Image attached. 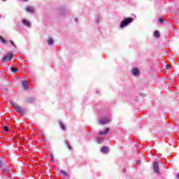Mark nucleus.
<instances>
[{"label": "nucleus", "instance_id": "nucleus-1", "mask_svg": "<svg viewBox=\"0 0 179 179\" xmlns=\"http://www.w3.org/2000/svg\"><path fill=\"white\" fill-rule=\"evenodd\" d=\"M132 22H134V18L132 17L125 18L121 22L120 27L121 29L126 27V26H128L129 23H132Z\"/></svg>", "mask_w": 179, "mask_h": 179}, {"label": "nucleus", "instance_id": "nucleus-2", "mask_svg": "<svg viewBox=\"0 0 179 179\" xmlns=\"http://www.w3.org/2000/svg\"><path fill=\"white\" fill-rule=\"evenodd\" d=\"M13 57V55L12 53H8L3 57L1 62H8V61H10V59H12Z\"/></svg>", "mask_w": 179, "mask_h": 179}, {"label": "nucleus", "instance_id": "nucleus-3", "mask_svg": "<svg viewBox=\"0 0 179 179\" xmlns=\"http://www.w3.org/2000/svg\"><path fill=\"white\" fill-rule=\"evenodd\" d=\"M11 104H12L13 108H14L17 113H20V114H23V109H22L20 106H17L16 103H13V102H12Z\"/></svg>", "mask_w": 179, "mask_h": 179}, {"label": "nucleus", "instance_id": "nucleus-4", "mask_svg": "<svg viewBox=\"0 0 179 179\" xmlns=\"http://www.w3.org/2000/svg\"><path fill=\"white\" fill-rule=\"evenodd\" d=\"M110 121V117L101 118L99 120V124H107V122H108Z\"/></svg>", "mask_w": 179, "mask_h": 179}, {"label": "nucleus", "instance_id": "nucleus-5", "mask_svg": "<svg viewBox=\"0 0 179 179\" xmlns=\"http://www.w3.org/2000/svg\"><path fill=\"white\" fill-rule=\"evenodd\" d=\"M153 169L155 173H159V162L156 161L154 162Z\"/></svg>", "mask_w": 179, "mask_h": 179}, {"label": "nucleus", "instance_id": "nucleus-6", "mask_svg": "<svg viewBox=\"0 0 179 179\" xmlns=\"http://www.w3.org/2000/svg\"><path fill=\"white\" fill-rule=\"evenodd\" d=\"M132 74L134 76H136V75H139V69L134 68L132 69Z\"/></svg>", "mask_w": 179, "mask_h": 179}, {"label": "nucleus", "instance_id": "nucleus-7", "mask_svg": "<svg viewBox=\"0 0 179 179\" xmlns=\"http://www.w3.org/2000/svg\"><path fill=\"white\" fill-rule=\"evenodd\" d=\"M22 23L24 24V26H27V27H30L31 26L30 22H29L27 20H23Z\"/></svg>", "mask_w": 179, "mask_h": 179}, {"label": "nucleus", "instance_id": "nucleus-8", "mask_svg": "<svg viewBox=\"0 0 179 179\" xmlns=\"http://www.w3.org/2000/svg\"><path fill=\"white\" fill-rule=\"evenodd\" d=\"M110 131L109 128H106L104 131H99V135H106Z\"/></svg>", "mask_w": 179, "mask_h": 179}, {"label": "nucleus", "instance_id": "nucleus-9", "mask_svg": "<svg viewBox=\"0 0 179 179\" xmlns=\"http://www.w3.org/2000/svg\"><path fill=\"white\" fill-rule=\"evenodd\" d=\"M26 10H27V12L33 13V12H34V8L29 6V7H27Z\"/></svg>", "mask_w": 179, "mask_h": 179}, {"label": "nucleus", "instance_id": "nucleus-10", "mask_svg": "<svg viewBox=\"0 0 179 179\" xmlns=\"http://www.w3.org/2000/svg\"><path fill=\"white\" fill-rule=\"evenodd\" d=\"M108 148H107V147H103L102 148H101V152H102V153H108Z\"/></svg>", "mask_w": 179, "mask_h": 179}, {"label": "nucleus", "instance_id": "nucleus-11", "mask_svg": "<svg viewBox=\"0 0 179 179\" xmlns=\"http://www.w3.org/2000/svg\"><path fill=\"white\" fill-rule=\"evenodd\" d=\"M22 86H23V87H24V89H27V86H28V83H27V81H23L22 82Z\"/></svg>", "mask_w": 179, "mask_h": 179}, {"label": "nucleus", "instance_id": "nucleus-12", "mask_svg": "<svg viewBox=\"0 0 179 179\" xmlns=\"http://www.w3.org/2000/svg\"><path fill=\"white\" fill-rule=\"evenodd\" d=\"M96 141H97L98 143H103V141H104V138H103L101 137H98L96 138Z\"/></svg>", "mask_w": 179, "mask_h": 179}, {"label": "nucleus", "instance_id": "nucleus-13", "mask_svg": "<svg viewBox=\"0 0 179 179\" xmlns=\"http://www.w3.org/2000/svg\"><path fill=\"white\" fill-rule=\"evenodd\" d=\"M65 143L67 145L68 149H69V150H72V147L71 146V145H69V142L68 141H66Z\"/></svg>", "mask_w": 179, "mask_h": 179}, {"label": "nucleus", "instance_id": "nucleus-14", "mask_svg": "<svg viewBox=\"0 0 179 179\" xmlns=\"http://www.w3.org/2000/svg\"><path fill=\"white\" fill-rule=\"evenodd\" d=\"M154 36L155 37H157V38L160 37V33L159 32V31H155L154 33Z\"/></svg>", "mask_w": 179, "mask_h": 179}, {"label": "nucleus", "instance_id": "nucleus-15", "mask_svg": "<svg viewBox=\"0 0 179 179\" xmlns=\"http://www.w3.org/2000/svg\"><path fill=\"white\" fill-rule=\"evenodd\" d=\"M48 43L49 45H51L54 43V40H52V38H50L48 40Z\"/></svg>", "mask_w": 179, "mask_h": 179}, {"label": "nucleus", "instance_id": "nucleus-16", "mask_svg": "<svg viewBox=\"0 0 179 179\" xmlns=\"http://www.w3.org/2000/svg\"><path fill=\"white\" fill-rule=\"evenodd\" d=\"M59 125L61 127V129L63 130V131H65V125L62 123V122H59Z\"/></svg>", "mask_w": 179, "mask_h": 179}, {"label": "nucleus", "instance_id": "nucleus-17", "mask_svg": "<svg viewBox=\"0 0 179 179\" xmlns=\"http://www.w3.org/2000/svg\"><path fill=\"white\" fill-rule=\"evenodd\" d=\"M0 41H1L3 44H6V41L5 40V38H3L1 36H0Z\"/></svg>", "mask_w": 179, "mask_h": 179}, {"label": "nucleus", "instance_id": "nucleus-18", "mask_svg": "<svg viewBox=\"0 0 179 179\" xmlns=\"http://www.w3.org/2000/svg\"><path fill=\"white\" fill-rule=\"evenodd\" d=\"M27 101V103H33V101H34V98H29Z\"/></svg>", "mask_w": 179, "mask_h": 179}, {"label": "nucleus", "instance_id": "nucleus-19", "mask_svg": "<svg viewBox=\"0 0 179 179\" xmlns=\"http://www.w3.org/2000/svg\"><path fill=\"white\" fill-rule=\"evenodd\" d=\"M60 173L62 174H64L66 177H68V173L64 171H61Z\"/></svg>", "mask_w": 179, "mask_h": 179}, {"label": "nucleus", "instance_id": "nucleus-20", "mask_svg": "<svg viewBox=\"0 0 179 179\" xmlns=\"http://www.w3.org/2000/svg\"><path fill=\"white\" fill-rule=\"evenodd\" d=\"M11 71H12V72H13L14 73H15V72H17V69L11 68Z\"/></svg>", "mask_w": 179, "mask_h": 179}, {"label": "nucleus", "instance_id": "nucleus-21", "mask_svg": "<svg viewBox=\"0 0 179 179\" xmlns=\"http://www.w3.org/2000/svg\"><path fill=\"white\" fill-rule=\"evenodd\" d=\"M3 129L6 131V132H9V128H8V127H4Z\"/></svg>", "mask_w": 179, "mask_h": 179}, {"label": "nucleus", "instance_id": "nucleus-22", "mask_svg": "<svg viewBox=\"0 0 179 179\" xmlns=\"http://www.w3.org/2000/svg\"><path fill=\"white\" fill-rule=\"evenodd\" d=\"M10 44H12L13 45V47H15V48H16V45L15 44L13 41H10Z\"/></svg>", "mask_w": 179, "mask_h": 179}, {"label": "nucleus", "instance_id": "nucleus-23", "mask_svg": "<svg viewBox=\"0 0 179 179\" xmlns=\"http://www.w3.org/2000/svg\"><path fill=\"white\" fill-rule=\"evenodd\" d=\"M171 68V66L170 64H168L166 66V69H170Z\"/></svg>", "mask_w": 179, "mask_h": 179}, {"label": "nucleus", "instance_id": "nucleus-24", "mask_svg": "<svg viewBox=\"0 0 179 179\" xmlns=\"http://www.w3.org/2000/svg\"><path fill=\"white\" fill-rule=\"evenodd\" d=\"M158 22H159V23H163V19L159 18V20H158Z\"/></svg>", "mask_w": 179, "mask_h": 179}, {"label": "nucleus", "instance_id": "nucleus-25", "mask_svg": "<svg viewBox=\"0 0 179 179\" xmlns=\"http://www.w3.org/2000/svg\"><path fill=\"white\" fill-rule=\"evenodd\" d=\"M136 164H137L138 166H139V164H141V161H137V162H136Z\"/></svg>", "mask_w": 179, "mask_h": 179}, {"label": "nucleus", "instance_id": "nucleus-26", "mask_svg": "<svg viewBox=\"0 0 179 179\" xmlns=\"http://www.w3.org/2000/svg\"><path fill=\"white\" fill-rule=\"evenodd\" d=\"M52 157V160L54 161V156H52V155H50Z\"/></svg>", "mask_w": 179, "mask_h": 179}, {"label": "nucleus", "instance_id": "nucleus-27", "mask_svg": "<svg viewBox=\"0 0 179 179\" xmlns=\"http://www.w3.org/2000/svg\"><path fill=\"white\" fill-rule=\"evenodd\" d=\"M178 179H179V173L176 175Z\"/></svg>", "mask_w": 179, "mask_h": 179}, {"label": "nucleus", "instance_id": "nucleus-28", "mask_svg": "<svg viewBox=\"0 0 179 179\" xmlns=\"http://www.w3.org/2000/svg\"><path fill=\"white\" fill-rule=\"evenodd\" d=\"M2 166V165L1 164V159H0V167H1Z\"/></svg>", "mask_w": 179, "mask_h": 179}, {"label": "nucleus", "instance_id": "nucleus-29", "mask_svg": "<svg viewBox=\"0 0 179 179\" xmlns=\"http://www.w3.org/2000/svg\"><path fill=\"white\" fill-rule=\"evenodd\" d=\"M75 20H76V22H78V18H76Z\"/></svg>", "mask_w": 179, "mask_h": 179}, {"label": "nucleus", "instance_id": "nucleus-30", "mask_svg": "<svg viewBox=\"0 0 179 179\" xmlns=\"http://www.w3.org/2000/svg\"><path fill=\"white\" fill-rule=\"evenodd\" d=\"M3 1H6V0H3Z\"/></svg>", "mask_w": 179, "mask_h": 179}, {"label": "nucleus", "instance_id": "nucleus-31", "mask_svg": "<svg viewBox=\"0 0 179 179\" xmlns=\"http://www.w3.org/2000/svg\"><path fill=\"white\" fill-rule=\"evenodd\" d=\"M25 1H27V0H25Z\"/></svg>", "mask_w": 179, "mask_h": 179}, {"label": "nucleus", "instance_id": "nucleus-32", "mask_svg": "<svg viewBox=\"0 0 179 179\" xmlns=\"http://www.w3.org/2000/svg\"><path fill=\"white\" fill-rule=\"evenodd\" d=\"M0 17H1V15H0Z\"/></svg>", "mask_w": 179, "mask_h": 179}]
</instances>
